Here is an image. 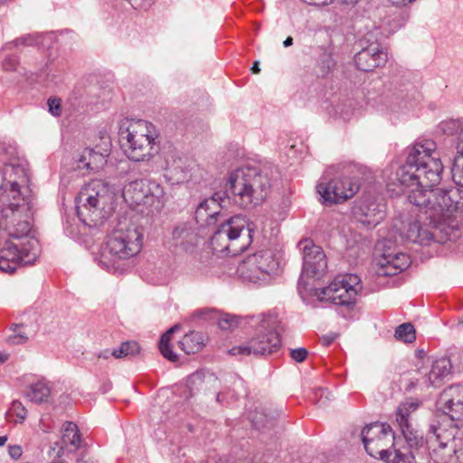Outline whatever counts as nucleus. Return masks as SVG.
Listing matches in <instances>:
<instances>
[{"label":"nucleus","mask_w":463,"mask_h":463,"mask_svg":"<svg viewBox=\"0 0 463 463\" xmlns=\"http://www.w3.org/2000/svg\"><path fill=\"white\" fill-rule=\"evenodd\" d=\"M4 158L0 185V227L13 241L0 250V270L13 273L19 266L33 264L39 256V241L30 236L34 198L28 169L16 156L15 146H0Z\"/></svg>","instance_id":"1"},{"label":"nucleus","mask_w":463,"mask_h":463,"mask_svg":"<svg viewBox=\"0 0 463 463\" xmlns=\"http://www.w3.org/2000/svg\"><path fill=\"white\" fill-rule=\"evenodd\" d=\"M443 164L432 140H424L414 145L406 163L396 172V180L402 193H409L411 212L418 213L425 208L426 219L439 225L444 233L454 238L453 231L445 222L453 213L463 209V190L433 187L439 184Z\"/></svg>","instance_id":"2"},{"label":"nucleus","mask_w":463,"mask_h":463,"mask_svg":"<svg viewBox=\"0 0 463 463\" xmlns=\"http://www.w3.org/2000/svg\"><path fill=\"white\" fill-rule=\"evenodd\" d=\"M271 167L243 166L230 174L229 191L236 204L250 209L260 204L271 187Z\"/></svg>","instance_id":"3"},{"label":"nucleus","mask_w":463,"mask_h":463,"mask_svg":"<svg viewBox=\"0 0 463 463\" xmlns=\"http://www.w3.org/2000/svg\"><path fill=\"white\" fill-rule=\"evenodd\" d=\"M360 171V166L351 163L328 166L317 185V191L321 196L320 202L326 205H332L352 198L360 187L354 175Z\"/></svg>","instance_id":"4"},{"label":"nucleus","mask_w":463,"mask_h":463,"mask_svg":"<svg viewBox=\"0 0 463 463\" xmlns=\"http://www.w3.org/2000/svg\"><path fill=\"white\" fill-rule=\"evenodd\" d=\"M280 321L273 314H262L253 319L251 331L245 343L229 350L232 355H267L281 345L279 329Z\"/></svg>","instance_id":"5"},{"label":"nucleus","mask_w":463,"mask_h":463,"mask_svg":"<svg viewBox=\"0 0 463 463\" xmlns=\"http://www.w3.org/2000/svg\"><path fill=\"white\" fill-rule=\"evenodd\" d=\"M143 234L136 225L119 226L108 237L99 264L108 271L119 269V262L137 255L142 248Z\"/></svg>","instance_id":"6"},{"label":"nucleus","mask_w":463,"mask_h":463,"mask_svg":"<svg viewBox=\"0 0 463 463\" xmlns=\"http://www.w3.org/2000/svg\"><path fill=\"white\" fill-rule=\"evenodd\" d=\"M406 194L405 208L393 223V227L399 231L402 238L421 245L429 244L432 241L445 243L447 241L453 240L450 233H444L438 224L430 223V220L426 219L428 215L425 214L424 206L418 213L411 212V203L409 200V193Z\"/></svg>","instance_id":"7"},{"label":"nucleus","mask_w":463,"mask_h":463,"mask_svg":"<svg viewBox=\"0 0 463 463\" xmlns=\"http://www.w3.org/2000/svg\"><path fill=\"white\" fill-rule=\"evenodd\" d=\"M256 225L245 216L238 214L223 221L211 238L214 250L236 256L243 252L252 241Z\"/></svg>","instance_id":"8"},{"label":"nucleus","mask_w":463,"mask_h":463,"mask_svg":"<svg viewBox=\"0 0 463 463\" xmlns=\"http://www.w3.org/2000/svg\"><path fill=\"white\" fill-rule=\"evenodd\" d=\"M112 198L113 193L106 182L91 180L80 189L76 198L78 216L87 225H97L106 218L105 207Z\"/></svg>","instance_id":"9"},{"label":"nucleus","mask_w":463,"mask_h":463,"mask_svg":"<svg viewBox=\"0 0 463 463\" xmlns=\"http://www.w3.org/2000/svg\"><path fill=\"white\" fill-rule=\"evenodd\" d=\"M156 135L154 126L146 120L131 121L120 131V144L125 155L131 160H150L156 153Z\"/></svg>","instance_id":"10"},{"label":"nucleus","mask_w":463,"mask_h":463,"mask_svg":"<svg viewBox=\"0 0 463 463\" xmlns=\"http://www.w3.org/2000/svg\"><path fill=\"white\" fill-rule=\"evenodd\" d=\"M122 194L130 205H143L151 213L159 212L165 204L163 187L156 182L146 179L129 182L125 185Z\"/></svg>","instance_id":"11"},{"label":"nucleus","mask_w":463,"mask_h":463,"mask_svg":"<svg viewBox=\"0 0 463 463\" xmlns=\"http://www.w3.org/2000/svg\"><path fill=\"white\" fill-rule=\"evenodd\" d=\"M361 279L355 274L337 276L327 287L321 288L317 296L320 301L338 306H353L361 291Z\"/></svg>","instance_id":"12"},{"label":"nucleus","mask_w":463,"mask_h":463,"mask_svg":"<svg viewBox=\"0 0 463 463\" xmlns=\"http://www.w3.org/2000/svg\"><path fill=\"white\" fill-rule=\"evenodd\" d=\"M366 452L373 458L389 460L395 449L394 434L389 425L374 422L366 425L361 432Z\"/></svg>","instance_id":"13"},{"label":"nucleus","mask_w":463,"mask_h":463,"mask_svg":"<svg viewBox=\"0 0 463 463\" xmlns=\"http://www.w3.org/2000/svg\"><path fill=\"white\" fill-rule=\"evenodd\" d=\"M164 163L165 176L173 184L187 182L193 175L194 165L175 150L165 153Z\"/></svg>","instance_id":"14"},{"label":"nucleus","mask_w":463,"mask_h":463,"mask_svg":"<svg viewBox=\"0 0 463 463\" xmlns=\"http://www.w3.org/2000/svg\"><path fill=\"white\" fill-rule=\"evenodd\" d=\"M386 206L375 199L365 196L353 207L355 220L368 228H373L385 217Z\"/></svg>","instance_id":"15"},{"label":"nucleus","mask_w":463,"mask_h":463,"mask_svg":"<svg viewBox=\"0 0 463 463\" xmlns=\"http://www.w3.org/2000/svg\"><path fill=\"white\" fill-rule=\"evenodd\" d=\"M299 246L303 251L302 272L312 277L323 275L327 268V261L322 248L309 240L300 241Z\"/></svg>","instance_id":"16"},{"label":"nucleus","mask_w":463,"mask_h":463,"mask_svg":"<svg viewBox=\"0 0 463 463\" xmlns=\"http://www.w3.org/2000/svg\"><path fill=\"white\" fill-rule=\"evenodd\" d=\"M443 425H431L427 436V445L430 450V457L434 463H459L449 445V440L441 439L439 431Z\"/></svg>","instance_id":"17"},{"label":"nucleus","mask_w":463,"mask_h":463,"mask_svg":"<svg viewBox=\"0 0 463 463\" xmlns=\"http://www.w3.org/2000/svg\"><path fill=\"white\" fill-rule=\"evenodd\" d=\"M386 61L387 53L377 41L363 47L354 56L357 69L363 71H372L375 68L384 65Z\"/></svg>","instance_id":"18"},{"label":"nucleus","mask_w":463,"mask_h":463,"mask_svg":"<svg viewBox=\"0 0 463 463\" xmlns=\"http://www.w3.org/2000/svg\"><path fill=\"white\" fill-rule=\"evenodd\" d=\"M437 404L451 420H459L463 415V386L455 384L446 388L440 393Z\"/></svg>","instance_id":"19"},{"label":"nucleus","mask_w":463,"mask_h":463,"mask_svg":"<svg viewBox=\"0 0 463 463\" xmlns=\"http://www.w3.org/2000/svg\"><path fill=\"white\" fill-rule=\"evenodd\" d=\"M199 238L191 223L183 222L175 227L171 238L168 241V247L171 250L179 253L192 250L197 243Z\"/></svg>","instance_id":"20"},{"label":"nucleus","mask_w":463,"mask_h":463,"mask_svg":"<svg viewBox=\"0 0 463 463\" xmlns=\"http://www.w3.org/2000/svg\"><path fill=\"white\" fill-rule=\"evenodd\" d=\"M257 259L254 258L253 254L247 256L237 268V272L240 277L248 282L254 284L266 283L270 279L266 274V271L258 265Z\"/></svg>","instance_id":"21"},{"label":"nucleus","mask_w":463,"mask_h":463,"mask_svg":"<svg viewBox=\"0 0 463 463\" xmlns=\"http://www.w3.org/2000/svg\"><path fill=\"white\" fill-rule=\"evenodd\" d=\"M108 156V148H104L102 151L95 148H85L79 158L78 167L90 171H99L106 165Z\"/></svg>","instance_id":"22"},{"label":"nucleus","mask_w":463,"mask_h":463,"mask_svg":"<svg viewBox=\"0 0 463 463\" xmlns=\"http://www.w3.org/2000/svg\"><path fill=\"white\" fill-rule=\"evenodd\" d=\"M450 370L451 364L448 358L441 357L433 361L431 369L422 378V384L426 387L439 386L443 378L449 374Z\"/></svg>","instance_id":"23"},{"label":"nucleus","mask_w":463,"mask_h":463,"mask_svg":"<svg viewBox=\"0 0 463 463\" xmlns=\"http://www.w3.org/2000/svg\"><path fill=\"white\" fill-rule=\"evenodd\" d=\"M438 437L449 440L454 455L459 463H463V431L452 425L444 426L439 430Z\"/></svg>","instance_id":"24"},{"label":"nucleus","mask_w":463,"mask_h":463,"mask_svg":"<svg viewBox=\"0 0 463 463\" xmlns=\"http://www.w3.org/2000/svg\"><path fill=\"white\" fill-rule=\"evenodd\" d=\"M380 264L383 269H386L383 270V274L390 276L405 269L409 266V257L402 252L383 254V261Z\"/></svg>","instance_id":"25"},{"label":"nucleus","mask_w":463,"mask_h":463,"mask_svg":"<svg viewBox=\"0 0 463 463\" xmlns=\"http://www.w3.org/2000/svg\"><path fill=\"white\" fill-rule=\"evenodd\" d=\"M61 442L64 447L71 446L77 450L81 446V438L78 426L72 421H66L61 428Z\"/></svg>","instance_id":"26"},{"label":"nucleus","mask_w":463,"mask_h":463,"mask_svg":"<svg viewBox=\"0 0 463 463\" xmlns=\"http://www.w3.org/2000/svg\"><path fill=\"white\" fill-rule=\"evenodd\" d=\"M254 258L259 262L258 265L266 271V274L270 279L279 269V261L275 254L270 250H261L253 254Z\"/></svg>","instance_id":"27"},{"label":"nucleus","mask_w":463,"mask_h":463,"mask_svg":"<svg viewBox=\"0 0 463 463\" xmlns=\"http://www.w3.org/2000/svg\"><path fill=\"white\" fill-rule=\"evenodd\" d=\"M180 348L186 354H196L203 347V337L198 332H190L179 341Z\"/></svg>","instance_id":"28"},{"label":"nucleus","mask_w":463,"mask_h":463,"mask_svg":"<svg viewBox=\"0 0 463 463\" xmlns=\"http://www.w3.org/2000/svg\"><path fill=\"white\" fill-rule=\"evenodd\" d=\"M51 393L50 387L43 381H38L29 386L25 397L32 402L42 403L47 401Z\"/></svg>","instance_id":"29"},{"label":"nucleus","mask_w":463,"mask_h":463,"mask_svg":"<svg viewBox=\"0 0 463 463\" xmlns=\"http://www.w3.org/2000/svg\"><path fill=\"white\" fill-rule=\"evenodd\" d=\"M420 403L412 399L402 402L396 410V423L398 426L411 424V415L419 408Z\"/></svg>","instance_id":"30"},{"label":"nucleus","mask_w":463,"mask_h":463,"mask_svg":"<svg viewBox=\"0 0 463 463\" xmlns=\"http://www.w3.org/2000/svg\"><path fill=\"white\" fill-rule=\"evenodd\" d=\"M214 198H206L203 201H202L199 205L197 206L195 210V220L198 223L203 225H214L216 222L214 219L210 215V213L207 211V208L212 207L215 208L216 203Z\"/></svg>","instance_id":"31"},{"label":"nucleus","mask_w":463,"mask_h":463,"mask_svg":"<svg viewBox=\"0 0 463 463\" xmlns=\"http://www.w3.org/2000/svg\"><path fill=\"white\" fill-rule=\"evenodd\" d=\"M408 446L411 449H419L422 447L424 440L422 435L413 427V424H404L398 426Z\"/></svg>","instance_id":"32"},{"label":"nucleus","mask_w":463,"mask_h":463,"mask_svg":"<svg viewBox=\"0 0 463 463\" xmlns=\"http://www.w3.org/2000/svg\"><path fill=\"white\" fill-rule=\"evenodd\" d=\"M179 329L178 326H174L168 329L162 336L159 341V349L162 355L169 361L175 362L178 358L177 354L174 353L170 348L171 336L176 330Z\"/></svg>","instance_id":"33"},{"label":"nucleus","mask_w":463,"mask_h":463,"mask_svg":"<svg viewBox=\"0 0 463 463\" xmlns=\"http://www.w3.org/2000/svg\"><path fill=\"white\" fill-rule=\"evenodd\" d=\"M140 347L136 341L122 343L111 352V355L117 359L135 356L139 353Z\"/></svg>","instance_id":"34"},{"label":"nucleus","mask_w":463,"mask_h":463,"mask_svg":"<svg viewBox=\"0 0 463 463\" xmlns=\"http://www.w3.org/2000/svg\"><path fill=\"white\" fill-rule=\"evenodd\" d=\"M394 335L404 343H412L416 339L415 329L411 323H403L397 326Z\"/></svg>","instance_id":"35"},{"label":"nucleus","mask_w":463,"mask_h":463,"mask_svg":"<svg viewBox=\"0 0 463 463\" xmlns=\"http://www.w3.org/2000/svg\"><path fill=\"white\" fill-rule=\"evenodd\" d=\"M439 128L445 135L459 137V132H463V118L444 120L439 123Z\"/></svg>","instance_id":"36"},{"label":"nucleus","mask_w":463,"mask_h":463,"mask_svg":"<svg viewBox=\"0 0 463 463\" xmlns=\"http://www.w3.org/2000/svg\"><path fill=\"white\" fill-rule=\"evenodd\" d=\"M331 396L332 395L327 389L317 388L312 391L309 395V399L319 407H324L330 401Z\"/></svg>","instance_id":"37"},{"label":"nucleus","mask_w":463,"mask_h":463,"mask_svg":"<svg viewBox=\"0 0 463 463\" xmlns=\"http://www.w3.org/2000/svg\"><path fill=\"white\" fill-rule=\"evenodd\" d=\"M454 182L463 187V156L457 155L452 166Z\"/></svg>","instance_id":"38"},{"label":"nucleus","mask_w":463,"mask_h":463,"mask_svg":"<svg viewBox=\"0 0 463 463\" xmlns=\"http://www.w3.org/2000/svg\"><path fill=\"white\" fill-rule=\"evenodd\" d=\"M392 451L394 453L392 463H415L414 456L408 449H403V450L394 449Z\"/></svg>","instance_id":"39"},{"label":"nucleus","mask_w":463,"mask_h":463,"mask_svg":"<svg viewBox=\"0 0 463 463\" xmlns=\"http://www.w3.org/2000/svg\"><path fill=\"white\" fill-rule=\"evenodd\" d=\"M238 326L236 317L226 314L218 319V326L222 330H229Z\"/></svg>","instance_id":"40"},{"label":"nucleus","mask_w":463,"mask_h":463,"mask_svg":"<svg viewBox=\"0 0 463 463\" xmlns=\"http://www.w3.org/2000/svg\"><path fill=\"white\" fill-rule=\"evenodd\" d=\"M211 198H214L216 201L215 208L209 207L207 208L210 215L214 219L215 222L218 221L219 216L221 215V208L222 203L224 201L223 194L221 193H215Z\"/></svg>","instance_id":"41"},{"label":"nucleus","mask_w":463,"mask_h":463,"mask_svg":"<svg viewBox=\"0 0 463 463\" xmlns=\"http://www.w3.org/2000/svg\"><path fill=\"white\" fill-rule=\"evenodd\" d=\"M250 420L256 429H264L268 426L267 416L260 411H255L250 415Z\"/></svg>","instance_id":"42"},{"label":"nucleus","mask_w":463,"mask_h":463,"mask_svg":"<svg viewBox=\"0 0 463 463\" xmlns=\"http://www.w3.org/2000/svg\"><path fill=\"white\" fill-rule=\"evenodd\" d=\"M49 111L52 115L59 117L61 114V99L57 98H50L48 99Z\"/></svg>","instance_id":"43"},{"label":"nucleus","mask_w":463,"mask_h":463,"mask_svg":"<svg viewBox=\"0 0 463 463\" xmlns=\"http://www.w3.org/2000/svg\"><path fill=\"white\" fill-rule=\"evenodd\" d=\"M21 420L26 418L27 411L24 406L19 401H14L10 409Z\"/></svg>","instance_id":"44"},{"label":"nucleus","mask_w":463,"mask_h":463,"mask_svg":"<svg viewBox=\"0 0 463 463\" xmlns=\"http://www.w3.org/2000/svg\"><path fill=\"white\" fill-rule=\"evenodd\" d=\"M19 327L20 325L16 324H14L11 327L12 330L15 332V334L10 337V340L13 344H24L28 340V337L25 335L22 334L21 332H16Z\"/></svg>","instance_id":"45"},{"label":"nucleus","mask_w":463,"mask_h":463,"mask_svg":"<svg viewBox=\"0 0 463 463\" xmlns=\"http://www.w3.org/2000/svg\"><path fill=\"white\" fill-rule=\"evenodd\" d=\"M17 65H18L17 58L13 55L7 56L6 58H5V60L2 63L3 69L7 71H14L16 69Z\"/></svg>","instance_id":"46"},{"label":"nucleus","mask_w":463,"mask_h":463,"mask_svg":"<svg viewBox=\"0 0 463 463\" xmlns=\"http://www.w3.org/2000/svg\"><path fill=\"white\" fill-rule=\"evenodd\" d=\"M307 351L306 348H303V347L293 349L290 352L291 358L298 363L303 362L307 358Z\"/></svg>","instance_id":"47"},{"label":"nucleus","mask_w":463,"mask_h":463,"mask_svg":"<svg viewBox=\"0 0 463 463\" xmlns=\"http://www.w3.org/2000/svg\"><path fill=\"white\" fill-rule=\"evenodd\" d=\"M302 1L308 5H319V6L327 5L330 3H332V0H302ZM342 1L346 5H354V4L358 3V0H342Z\"/></svg>","instance_id":"48"},{"label":"nucleus","mask_w":463,"mask_h":463,"mask_svg":"<svg viewBox=\"0 0 463 463\" xmlns=\"http://www.w3.org/2000/svg\"><path fill=\"white\" fill-rule=\"evenodd\" d=\"M32 43V40L31 38H19V39H16L15 41L14 42H10V43H7L5 44V46L3 47V50H12L14 47H16L20 44H28L30 45Z\"/></svg>","instance_id":"49"},{"label":"nucleus","mask_w":463,"mask_h":463,"mask_svg":"<svg viewBox=\"0 0 463 463\" xmlns=\"http://www.w3.org/2000/svg\"><path fill=\"white\" fill-rule=\"evenodd\" d=\"M155 0H128L135 9H146L150 7Z\"/></svg>","instance_id":"50"},{"label":"nucleus","mask_w":463,"mask_h":463,"mask_svg":"<svg viewBox=\"0 0 463 463\" xmlns=\"http://www.w3.org/2000/svg\"><path fill=\"white\" fill-rule=\"evenodd\" d=\"M22 448L19 445H10L8 447V454L13 459H19L22 456Z\"/></svg>","instance_id":"51"},{"label":"nucleus","mask_w":463,"mask_h":463,"mask_svg":"<svg viewBox=\"0 0 463 463\" xmlns=\"http://www.w3.org/2000/svg\"><path fill=\"white\" fill-rule=\"evenodd\" d=\"M416 0H388V2L396 7H404L407 6L412 3H414Z\"/></svg>","instance_id":"52"},{"label":"nucleus","mask_w":463,"mask_h":463,"mask_svg":"<svg viewBox=\"0 0 463 463\" xmlns=\"http://www.w3.org/2000/svg\"><path fill=\"white\" fill-rule=\"evenodd\" d=\"M194 272L199 276H208L209 275V269L206 265H203V263H200L194 268Z\"/></svg>","instance_id":"53"},{"label":"nucleus","mask_w":463,"mask_h":463,"mask_svg":"<svg viewBox=\"0 0 463 463\" xmlns=\"http://www.w3.org/2000/svg\"><path fill=\"white\" fill-rule=\"evenodd\" d=\"M293 44V38L291 36H288L286 38V40L283 42L284 47H289Z\"/></svg>","instance_id":"54"},{"label":"nucleus","mask_w":463,"mask_h":463,"mask_svg":"<svg viewBox=\"0 0 463 463\" xmlns=\"http://www.w3.org/2000/svg\"><path fill=\"white\" fill-rule=\"evenodd\" d=\"M251 71L252 73H259L260 71V66H259V61H255L251 67Z\"/></svg>","instance_id":"55"},{"label":"nucleus","mask_w":463,"mask_h":463,"mask_svg":"<svg viewBox=\"0 0 463 463\" xmlns=\"http://www.w3.org/2000/svg\"><path fill=\"white\" fill-rule=\"evenodd\" d=\"M77 463H91L89 458H87L85 454H82L77 460Z\"/></svg>","instance_id":"56"},{"label":"nucleus","mask_w":463,"mask_h":463,"mask_svg":"<svg viewBox=\"0 0 463 463\" xmlns=\"http://www.w3.org/2000/svg\"><path fill=\"white\" fill-rule=\"evenodd\" d=\"M408 99H409V94L408 93L405 96L402 97V101L403 102V105H402L403 108H407L408 107V103H409Z\"/></svg>","instance_id":"57"},{"label":"nucleus","mask_w":463,"mask_h":463,"mask_svg":"<svg viewBox=\"0 0 463 463\" xmlns=\"http://www.w3.org/2000/svg\"><path fill=\"white\" fill-rule=\"evenodd\" d=\"M335 336H326L324 338V341L326 342V345H329L335 340Z\"/></svg>","instance_id":"58"},{"label":"nucleus","mask_w":463,"mask_h":463,"mask_svg":"<svg viewBox=\"0 0 463 463\" xmlns=\"http://www.w3.org/2000/svg\"><path fill=\"white\" fill-rule=\"evenodd\" d=\"M109 355H111V353H109V351H105V352L101 353L99 355V357H103L104 359H108Z\"/></svg>","instance_id":"59"},{"label":"nucleus","mask_w":463,"mask_h":463,"mask_svg":"<svg viewBox=\"0 0 463 463\" xmlns=\"http://www.w3.org/2000/svg\"><path fill=\"white\" fill-rule=\"evenodd\" d=\"M8 359V355L0 352V363H5Z\"/></svg>","instance_id":"60"},{"label":"nucleus","mask_w":463,"mask_h":463,"mask_svg":"<svg viewBox=\"0 0 463 463\" xmlns=\"http://www.w3.org/2000/svg\"><path fill=\"white\" fill-rule=\"evenodd\" d=\"M6 441H7L6 436H0V447L4 446Z\"/></svg>","instance_id":"61"}]
</instances>
